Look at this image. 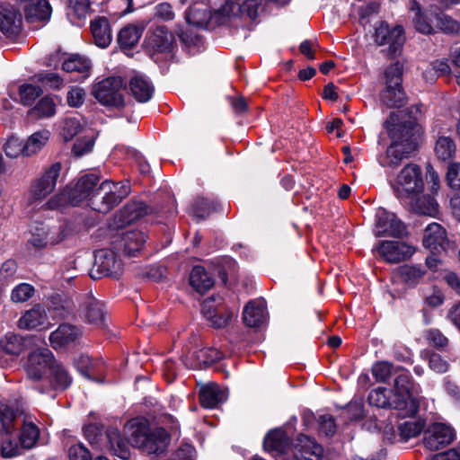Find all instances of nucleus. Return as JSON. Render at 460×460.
I'll return each mask as SVG.
<instances>
[{
	"label": "nucleus",
	"mask_w": 460,
	"mask_h": 460,
	"mask_svg": "<svg viewBox=\"0 0 460 460\" xmlns=\"http://www.w3.org/2000/svg\"><path fill=\"white\" fill-rule=\"evenodd\" d=\"M417 126L411 122L397 124L391 130L393 143L385 154L378 156V163L383 167L396 168L403 159L409 158L418 147Z\"/></svg>",
	"instance_id": "obj_1"
},
{
	"label": "nucleus",
	"mask_w": 460,
	"mask_h": 460,
	"mask_svg": "<svg viewBox=\"0 0 460 460\" xmlns=\"http://www.w3.org/2000/svg\"><path fill=\"white\" fill-rule=\"evenodd\" d=\"M420 385L413 381L409 371L401 368L390 391L394 400V409L402 416H413L420 406Z\"/></svg>",
	"instance_id": "obj_2"
},
{
	"label": "nucleus",
	"mask_w": 460,
	"mask_h": 460,
	"mask_svg": "<svg viewBox=\"0 0 460 460\" xmlns=\"http://www.w3.org/2000/svg\"><path fill=\"white\" fill-rule=\"evenodd\" d=\"M391 186L401 203L410 201V199L420 194L424 189L420 167L415 164H406L399 172Z\"/></svg>",
	"instance_id": "obj_3"
},
{
	"label": "nucleus",
	"mask_w": 460,
	"mask_h": 460,
	"mask_svg": "<svg viewBox=\"0 0 460 460\" xmlns=\"http://www.w3.org/2000/svg\"><path fill=\"white\" fill-rule=\"evenodd\" d=\"M123 90L122 78L113 76L96 84L93 88V94L102 105L120 109L124 106Z\"/></svg>",
	"instance_id": "obj_4"
},
{
	"label": "nucleus",
	"mask_w": 460,
	"mask_h": 460,
	"mask_svg": "<svg viewBox=\"0 0 460 460\" xmlns=\"http://www.w3.org/2000/svg\"><path fill=\"white\" fill-rule=\"evenodd\" d=\"M127 191L125 189L124 191L118 192L117 183L105 181L97 187L90 199V206L93 209L106 214L127 197Z\"/></svg>",
	"instance_id": "obj_5"
},
{
	"label": "nucleus",
	"mask_w": 460,
	"mask_h": 460,
	"mask_svg": "<svg viewBox=\"0 0 460 460\" xmlns=\"http://www.w3.org/2000/svg\"><path fill=\"white\" fill-rule=\"evenodd\" d=\"M402 67L399 62L390 66L385 72V90L382 93V101L388 107H400L404 103V93L401 86Z\"/></svg>",
	"instance_id": "obj_6"
},
{
	"label": "nucleus",
	"mask_w": 460,
	"mask_h": 460,
	"mask_svg": "<svg viewBox=\"0 0 460 460\" xmlns=\"http://www.w3.org/2000/svg\"><path fill=\"white\" fill-rule=\"evenodd\" d=\"M123 270L121 260L111 249H101L95 252L94 264L90 276L93 279L104 277L118 278Z\"/></svg>",
	"instance_id": "obj_7"
},
{
	"label": "nucleus",
	"mask_w": 460,
	"mask_h": 460,
	"mask_svg": "<svg viewBox=\"0 0 460 460\" xmlns=\"http://www.w3.org/2000/svg\"><path fill=\"white\" fill-rule=\"evenodd\" d=\"M56 361L52 352L47 348L33 350L30 353L25 365L28 378L39 384L44 383L46 372H50Z\"/></svg>",
	"instance_id": "obj_8"
},
{
	"label": "nucleus",
	"mask_w": 460,
	"mask_h": 460,
	"mask_svg": "<svg viewBox=\"0 0 460 460\" xmlns=\"http://www.w3.org/2000/svg\"><path fill=\"white\" fill-rule=\"evenodd\" d=\"M375 41L379 46H387V55L396 56L402 49L405 37L402 26L390 27L386 22H381L375 30Z\"/></svg>",
	"instance_id": "obj_9"
},
{
	"label": "nucleus",
	"mask_w": 460,
	"mask_h": 460,
	"mask_svg": "<svg viewBox=\"0 0 460 460\" xmlns=\"http://www.w3.org/2000/svg\"><path fill=\"white\" fill-rule=\"evenodd\" d=\"M60 170V164H54L45 171L40 178L31 184L28 198L30 205H32L36 201L44 199L54 190Z\"/></svg>",
	"instance_id": "obj_10"
},
{
	"label": "nucleus",
	"mask_w": 460,
	"mask_h": 460,
	"mask_svg": "<svg viewBox=\"0 0 460 460\" xmlns=\"http://www.w3.org/2000/svg\"><path fill=\"white\" fill-rule=\"evenodd\" d=\"M0 31L9 39H16L22 31V17L9 3H0Z\"/></svg>",
	"instance_id": "obj_11"
},
{
	"label": "nucleus",
	"mask_w": 460,
	"mask_h": 460,
	"mask_svg": "<svg viewBox=\"0 0 460 460\" xmlns=\"http://www.w3.org/2000/svg\"><path fill=\"white\" fill-rule=\"evenodd\" d=\"M146 234L140 230L131 229L118 234L111 242L112 248L127 255L135 256L146 242Z\"/></svg>",
	"instance_id": "obj_12"
},
{
	"label": "nucleus",
	"mask_w": 460,
	"mask_h": 460,
	"mask_svg": "<svg viewBox=\"0 0 460 460\" xmlns=\"http://www.w3.org/2000/svg\"><path fill=\"white\" fill-rule=\"evenodd\" d=\"M376 251L380 257L390 263H398L409 259L415 249L401 241H383L379 243Z\"/></svg>",
	"instance_id": "obj_13"
},
{
	"label": "nucleus",
	"mask_w": 460,
	"mask_h": 460,
	"mask_svg": "<svg viewBox=\"0 0 460 460\" xmlns=\"http://www.w3.org/2000/svg\"><path fill=\"white\" fill-rule=\"evenodd\" d=\"M455 438L454 430L443 424L435 423L425 432L423 444L431 451H437L449 445Z\"/></svg>",
	"instance_id": "obj_14"
},
{
	"label": "nucleus",
	"mask_w": 460,
	"mask_h": 460,
	"mask_svg": "<svg viewBox=\"0 0 460 460\" xmlns=\"http://www.w3.org/2000/svg\"><path fill=\"white\" fill-rule=\"evenodd\" d=\"M220 9L215 10L213 13L202 5H193L188 9L185 14L186 22L195 27L205 28L210 23L220 24L225 22L226 16L224 13H218Z\"/></svg>",
	"instance_id": "obj_15"
},
{
	"label": "nucleus",
	"mask_w": 460,
	"mask_h": 460,
	"mask_svg": "<svg viewBox=\"0 0 460 460\" xmlns=\"http://www.w3.org/2000/svg\"><path fill=\"white\" fill-rule=\"evenodd\" d=\"M405 232L403 223L394 213L379 210L376 213V235L400 237Z\"/></svg>",
	"instance_id": "obj_16"
},
{
	"label": "nucleus",
	"mask_w": 460,
	"mask_h": 460,
	"mask_svg": "<svg viewBox=\"0 0 460 460\" xmlns=\"http://www.w3.org/2000/svg\"><path fill=\"white\" fill-rule=\"evenodd\" d=\"M291 452L297 460H319L323 449L314 438L300 434L296 438Z\"/></svg>",
	"instance_id": "obj_17"
},
{
	"label": "nucleus",
	"mask_w": 460,
	"mask_h": 460,
	"mask_svg": "<svg viewBox=\"0 0 460 460\" xmlns=\"http://www.w3.org/2000/svg\"><path fill=\"white\" fill-rule=\"evenodd\" d=\"M29 22H47L49 20L52 8L49 0H17Z\"/></svg>",
	"instance_id": "obj_18"
},
{
	"label": "nucleus",
	"mask_w": 460,
	"mask_h": 460,
	"mask_svg": "<svg viewBox=\"0 0 460 460\" xmlns=\"http://www.w3.org/2000/svg\"><path fill=\"white\" fill-rule=\"evenodd\" d=\"M48 383L49 385L44 384H38L35 388L41 394H46L49 390H66L70 386L72 383V377L70 376L67 370L58 361L52 366L49 372V376L44 380V383Z\"/></svg>",
	"instance_id": "obj_19"
},
{
	"label": "nucleus",
	"mask_w": 460,
	"mask_h": 460,
	"mask_svg": "<svg viewBox=\"0 0 460 460\" xmlns=\"http://www.w3.org/2000/svg\"><path fill=\"white\" fill-rule=\"evenodd\" d=\"M174 37L164 26H158L149 30L145 43L147 49L155 52L170 51Z\"/></svg>",
	"instance_id": "obj_20"
},
{
	"label": "nucleus",
	"mask_w": 460,
	"mask_h": 460,
	"mask_svg": "<svg viewBox=\"0 0 460 460\" xmlns=\"http://www.w3.org/2000/svg\"><path fill=\"white\" fill-rule=\"evenodd\" d=\"M77 370L86 378L96 382L103 381L105 363L99 358H92L87 355H81L75 360Z\"/></svg>",
	"instance_id": "obj_21"
},
{
	"label": "nucleus",
	"mask_w": 460,
	"mask_h": 460,
	"mask_svg": "<svg viewBox=\"0 0 460 460\" xmlns=\"http://www.w3.org/2000/svg\"><path fill=\"white\" fill-rule=\"evenodd\" d=\"M48 320L45 307L37 304L22 314L18 321V327L23 330L48 328L49 325Z\"/></svg>",
	"instance_id": "obj_22"
},
{
	"label": "nucleus",
	"mask_w": 460,
	"mask_h": 460,
	"mask_svg": "<svg viewBox=\"0 0 460 460\" xmlns=\"http://www.w3.org/2000/svg\"><path fill=\"white\" fill-rule=\"evenodd\" d=\"M423 244L431 251H446L450 247L446 230L437 223L429 224L423 236Z\"/></svg>",
	"instance_id": "obj_23"
},
{
	"label": "nucleus",
	"mask_w": 460,
	"mask_h": 460,
	"mask_svg": "<svg viewBox=\"0 0 460 460\" xmlns=\"http://www.w3.org/2000/svg\"><path fill=\"white\" fill-rule=\"evenodd\" d=\"M81 315L91 324L102 326L105 320L104 305L92 296H86L80 306Z\"/></svg>",
	"instance_id": "obj_24"
},
{
	"label": "nucleus",
	"mask_w": 460,
	"mask_h": 460,
	"mask_svg": "<svg viewBox=\"0 0 460 460\" xmlns=\"http://www.w3.org/2000/svg\"><path fill=\"white\" fill-rule=\"evenodd\" d=\"M63 234L58 229H50L46 226L36 227L31 232L28 243L35 249H44L49 245H55L63 240Z\"/></svg>",
	"instance_id": "obj_25"
},
{
	"label": "nucleus",
	"mask_w": 460,
	"mask_h": 460,
	"mask_svg": "<svg viewBox=\"0 0 460 460\" xmlns=\"http://www.w3.org/2000/svg\"><path fill=\"white\" fill-rule=\"evenodd\" d=\"M147 439L144 442L141 450L148 455H159L168 446L170 435L164 428L150 429Z\"/></svg>",
	"instance_id": "obj_26"
},
{
	"label": "nucleus",
	"mask_w": 460,
	"mask_h": 460,
	"mask_svg": "<svg viewBox=\"0 0 460 460\" xmlns=\"http://www.w3.org/2000/svg\"><path fill=\"white\" fill-rule=\"evenodd\" d=\"M81 333L77 327L68 323L60 324L57 330L49 335V342L53 349H57L76 341Z\"/></svg>",
	"instance_id": "obj_27"
},
{
	"label": "nucleus",
	"mask_w": 460,
	"mask_h": 460,
	"mask_svg": "<svg viewBox=\"0 0 460 460\" xmlns=\"http://www.w3.org/2000/svg\"><path fill=\"white\" fill-rule=\"evenodd\" d=\"M266 305L261 299L252 300L243 308V320L248 327H260L266 320Z\"/></svg>",
	"instance_id": "obj_28"
},
{
	"label": "nucleus",
	"mask_w": 460,
	"mask_h": 460,
	"mask_svg": "<svg viewBox=\"0 0 460 460\" xmlns=\"http://www.w3.org/2000/svg\"><path fill=\"white\" fill-rule=\"evenodd\" d=\"M402 204L419 215L435 217L438 212V204L436 199L429 195H417L410 199V201H402Z\"/></svg>",
	"instance_id": "obj_29"
},
{
	"label": "nucleus",
	"mask_w": 460,
	"mask_h": 460,
	"mask_svg": "<svg viewBox=\"0 0 460 460\" xmlns=\"http://www.w3.org/2000/svg\"><path fill=\"white\" fill-rule=\"evenodd\" d=\"M261 0H243L242 3L226 4L218 13H224V16L237 15L239 13H246L251 19L256 18L261 7Z\"/></svg>",
	"instance_id": "obj_30"
},
{
	"label": "nucleus",
	"mask_w": 460,
	"mask_h": 460,
	"mask_svg": "<svg viewBox=\"0 0 460 460\" xmlns=\"http://www.w3.org/2000/svg\"><path fill=\"white\" fill-rule=\"evenodd\" d=\"M129 90L134 98L139 102H148L154 93L152 83L142 75H136L130 79Z\"/></svg>",
	"instance_id": "obj_31"
},
{
	"label": "nucleus",
	"mask_w": 460,
	"mask_h": 460,
	"mask_svg": "<svg viewBox=\"0 0 460 460\" xmlns=\"http://www.w3.org/2000/svg\"><path fill=\"white\" fill-rule=\"evenodd\" d=\"M91 31L95 44L100 48H107L112 40L110 22L105 17H97L91 22Z\"/></svg>",
	"instance_id": "obj_32"
},
{
	"label": "nucleus",
	"mask_w": 460,
	"mask_h": 460,
	"mask_svg": "<svg viewBox=\"0 0 460 460\" xmlns=\"http://www.w3.org/2000/svg\"><path fill=\"white\" fill-rule=\"evenodd\" d=\"M264 448L268 451L285 454L292 447H289L288 438L282 429L270 431L263 441Z\"/></svg>",
	"instance_id": "obj_33"
},
{
	"label": "nucleus",
	"mask_w": 460,
	"mask_h": 460,
	"mask_svg": "<svg viewBox=\"0 0 460 460\" xmlns=\"http://www.w3.org/2000/svg\"><path fill=\"white\" fill-rule=\"evenodd\" d=\"M125 430L128 442L141 449L144 442L147 439L146 436L150 429L146 421L133 420L125 427Z\"/></svg>",
	"instance_id": "obj_34"
},
{
	"label": "nucleus",
	"mask_w": 460,
	"mask_h": 460,
	"mask_svg": "<svg viewBox=\"0 0 460 460\" xmlns=\"http://www.w3.org/2000/svg\"><path fill=\"white\" fill-rule=\"evenodd\" d=\"M226 400V393L216 384H208L199 391V402L204 408H215Z\"/></svg>",
	"instance_id": "obj_35"
},
{
	"label": "nucleus",
	"mask_w": 460,
	"mask_h": 460,
	"mask_svg": "<svg viewBox=\"0 0 460 460\" xmlns=\"http://www.w3.org/2000/svg\"><path fill=\"white\" fill-rule=\"evenodd\" d=\"M409 9L414 13L412 17V23L419 32L426 35L433 34L436 32V30L431 23L430 18L425 12L421 10L418 2L412 0Z\"/></svg>",
	"instance_id": "obj_36"
},
{
	"label": "nucleus",
	"mask_w": 460,
	"mask_h": 460,
	"mask_svg": "<svg viewBox=\"0 0 460 460\" xmlns=\"http://www.w3.org/2000/svg\"><path fill=\"white\" fill-rule=\"evenodd\" d=\"M427 271L421 265H402L398 268L397 275L408 287L417 286L425 277Z\"/></svg>",
	"instance_id": "obj_37"
},
{
	"label": "nucleus",
	"mask_w": 460,
	"mask_h": 460,
	"mask_svg": "<svg viewBox=\"0 0 460 460\" xmlns=\"http://www.w3.org/2000/svg\"><path fill=\"white\" fill-rule=\"evenodd\" d=\"M143 31V27L135 24H128L123 27L119 31L117 39L119 47L123 49L134 48L137 44Z\"/></svg>",
	"instance_id": "obj_38"
},
{
	"label": "nucleus",
	"mask_w": 460,
	"mask_h": 460,
	"mask_svg": "<svg viewBox=\"0 0 460 460\" xmlns=\"http://www.w3.org/2000/svg\"><path fill=\"white\" fill-rule=\"evenodd\" d=\"M106 438L109 442L110 449L116 456L123 460L128 459L130 456L129 447L117 429H109L106 432Z\"/></svg>",
	"instance_id": "obj_39"
},
{
	"label": "nucleus",
	"mask_w": 460,
	"mask_h": 460,
	"mask_svg": "<svg viewBox=\"0 0 460 460\" xmlns=\"http://www.w3.org/2000/svg\"><path fill=\"white\" fill-rule=\"evenodd\" d=\"M190 284L197 292L202 294L213 287L214 280L202 266H195L190 272Z\"/></svg>",
	"instance_id": "obj_40"
},
{
	"label": "nucleus",
	"mask_w": 460,
	"mask_h": 460,
	"mask_svg": "<svg viewBox=\"0 0 460 460\" xmlns=\"http://www.w3.org/2000/svg\"><path fill=\"white\" fill-rule=\"evenodd\" d=\"M92 63L90 59L78 54L72 55L62 64L64 71L68 73L77 72L79 74H83V77H87L89 75Z\"/></svg>",
	"instance_id": "obj_41"
},
{
	"label": "nucleus",
	"mask_w": 460,
	"mask_h": 460,
	"mask_svg": "<svg viewBox=\"0 0 460 460\" xmlns=\"http://www.w3.org/2000/svg\"><path fill=\"white\" fill-rule=\"evenodd\" d=\"M152 208L141 201L128 203L121 211L120 216L125 223H131L149 213Z\"/></svg>",
	"instance_id": "obj_42"
},
{
	"label": "nucleus",
	"mask_w": 460,
	"mask_h": 460,
	"mask_svg": "<svg viewBox=\"0 0 460 460\" xmlns=\"http://www.w3.org/2000/svg\"><path fill=\"white\" fill-rule=\"evenodd\" d=\"M56 112V104L50 96L42 97L38 103L29 111V115L35 119L49 118Z\"/></svg>",
	"instance_id": "obj_43"
},
{
	"label": "nucleus",
	"mask_w": 460,
	"mask_h": 460,
	"mask_svg": "<svg viewBox=\"0 0 460 460\" xmlns=\"http://www.w3.org/2000/svg\"><path fill=\"white\" fill-rule=\"evenodd\" d=\"M23 425L20 435V443L23 448H32L40 437V430L38 427L31 421L22 420Z\"/></svg>",
	"instance_id": "obj_44"
},
{
	"label": "nucleus",
	"mask_w": 460,
	"mask_h": 460,
	"mask_svg": "<svg viewBox=\"0 0 460 460\" xmlns=\"http://www.w3.org/2000/svg\"><path fill=\"white\" fill-rule=\"evenodd\" d=\"M25 347L24 339L14 333H8L0 341V349L10 355L21 354Z\"/></svg>",
	"instance_id": "obj_45"
},
{
	"label": "nucleus",
	"mask_w": 460,
	"mask_h": 460,
	"mask_svg": "<svg viewBox=\"0 0 460 460\" xmlns=\"http://www.w3.org/2000/svg\"><path fill=\"white\" fill-rule=\"evenodd\" d=\"M49 137L48 130L38 131L32 134L24 143L25 156L38 153L47 143Z\"/></svg>",
	"instance_id": "obj_46"
},
{
	"label": "nucleus",
	"mask_w": 460,
	"mask_h": 460,
	"mask_svg": "<svg viewBox=\"0 0 460 460\" xmlns=\"http://www.w3.org/2000/svg\"><path fill=\"white\" fill-rule=\"evenodd\" d=\"M400 370L401 367H394L393 364L386 361H382L373 366L372 374L376 381L386 383L392 376H396Z\"/></svg>",
	"instance_id": "obj_47"
},
{
	"label": "nucleus",
	"mask_w": 460,
	"mask_h": 460,
	"mask_svg": "<svg viewBox=\"0 0 460 460\" xmlns=\"http://www.w3.org/2000/svg\"><path fill=\"white\" fill-rule=\"evenodd\" d=\"M387 392L388 390L384 387H379L372 390L368 394L369 403L378 408L394 409V397L392 394L388 396Z\"/></svg>",
	"instance_id": "obj_48"
},
{
	"label": "nucleus",
	"mask_w": 460,
	"mask_h": 460,
	"mask_svg": "<svg viewBox=\"0 0 460 460\" xmlns=\"http://www.w3.org/2000/svg\"><path fill=\"white\" fill-rule=\"evenodd\" d=\"M90 11V3L88 0H70L67 15L73 22H78L84 19Z\"/></svg>",
	"instance_id": "obj_49"
},
{
	"label": "nucleus",
	"mask_w": 460,
	"mask_h": 460,
	"mask_svg": "<svg viewBox=\"0 0 460 460\" xmlns=\"http://www.w3.org/2000/svg\"><path fill=\"white\" fill-rule=\"evenodd\" d=\"M435 153L438 159L449 160L456 153V145L450 137H440L436 143Z\"/></svg>",
	"instance_id": "obj_50"
},
{
	"label": "nucleus",
	"mask_w": 460,
	"mask_h": 460,
	"mask_svg": "<svg viewBox=\"0 0 460 460\" xmlns=\"http://www.w3.org/2000/svg\"><path fill=\"white\" fill-rule=\"evenodd\" d=\"M217 203L214 200L199 198L192 207V215L197 218L204 219L211 213L217 211Z\"/></svg>",
	"instance_id": "obj_51"
},
{
	"label": "nucleus",
	"mask_w": 460,
	"mask_h": 460,
	"mask_svg": "<svg viewBox=\"0 0 460 460\" xmlns=\"http://www.w3.org/2000/svg\"><path fill=\"white\" fill-rule=\"evenodd\" d=\"M437 20V27L444 33L453 34L460 32V22L445 13H434Z\"/></svg>",
	"instance_id": "obj_52"
},
{
	"label": "nucleus",
	"mask_w": 460,
	"mask_h": 460,
	"mask_svg": "<svg viewBox=\"0 0 460 460\" xmlns=\"http://www.w3.org/2000/svg\"><path fill=\"white\" fill-rule=\"evenodd\" d=\"M42 93L40 86L32 84H24L19 87V95L23 105L31 104Z\"/></svg>",
	"instance_id": "obj_53"
},
{
	"label": "nucleus",
	"mask_w": 460,
	"mask_h": 460,
	"mask_svg": "<svg viewBox=\"0 0 460 460\" xmlns=\"http://www.w3.org/2000/svg\"><path fill=\"white\" fill-rule=\"evenodd\" d=\"M421 357L428 360L429 368L436 373L443 374L449 368V364L439 354L425 350L421 352Z\"/></svg>",
	"instance_id": "obj_54"
},
{
	"label": "nucleus",
	"mask_w": 460,
	"mask_h": 460,
	"mask_svg": "<svg viewBox=\"0 0 460 460\" xmlns=\"http://www.w3.org/2000/svg\"><path fill=\"white\" fill-rule=\"evenodd\" d=\"M35 288L29 283H21L13 288L11 299L14 303H24L33 296Z\"/></svg>",
	"instance_id": "obj_55"
},
{
	"label": "nucleus",
	"mask_w": 460,
	"mask_h": 460,
	"mask_svg": "<svg viewBox=\"0 0 460 460\" xmlns=\"http://www.w3.org/2000/svg\"><path fill=\"white\" fill-rule=\"evenodd\" d=\"M100 178L95 173H89L82 176L75 183L78 188L82 189L83 192L87 196L88 199L93 197L96 190V186Z\"/></svg>",
	"instance_id": "obj_56"
},
{
	"label": "nucleus",
	"mask_w": 460,
	"mask_h": 460,
	"mask_svg": "<svg viewBox=\"0 0 460 460\" xmlns=\"http://www.w3.org/2000/svg\"><path fill=\"white\" fill-rule=\"evenodd\" d=\"M423 429V425L416 420H406L398 426L400 436L404 439L417 437Z\"/></svg>",
	"instance_id": "obj_57"
},
{
	"label": "nucleus",
	"mask_w": 460,
	"mask_h": 460,
	"mask_svg": "<svg viewBox=\"0 0 460 460\" xmlns=\"http://www.w3.org/2000/svg\"><path fill=\"white\" fill-rule=\"evenodd\" d=\"M83 128L80 120L77 118H66L63 121L61 135L65 141L71 140Z\"/></svg>",
	"instance_id": "obj_58"
},
{
	"label": "nucleus",
	"mask_w": 460,
	"mask_h": 460,
	"mask_svg": "<svg viewBox=\"0 0 460 460\" xmlns=\"http://www.w3.org/2000/svg\"><path fill=\"white\" fill-rule=\"evenodd\" d=\"M3 148L5 155L11 158H16L20 155H25L24 143L13 136L6 140Z\"/></svg>",
	"instance_id": "obj_59"
},
{
	"label": "nucleus",
	"mask_w": 460,
	"mask_h": 460,
	"mask_svg": "<svg viewBox=\"0 0 460 460\" xmlns=\"http://www.w3.org/2000/svg\"><path fill=\"white\" fill-rule=\"evenodd\" d=\"M221 302L220 296H211L203 301L201 312L207 320L217 317L218 306Z\"/></svg>",
	"instance_id": "obj_60"
},
{
	"label": "nucleus",
	"mask_w": 460,
	"mask_h": 460,
	"mask_svg": "<svg viewBox=\"0 0 460 460\" xmlns=\"http://www.w3.org/2000/svg\"><path fill=\"white\" fill-rule=\"evenodd\" d=\"M63 199L73 206H77L85 199L87 196L83 192L82 189L75 184L73 187H67L62 192Z\"/></svg>",
	"instance_id": "obj_61"
},
{
	"label": "nucleus",
	"mask_w": 460,
	"mask_h": 460,
	"mask_svg": "<svg viewBox=\"0 0 460 460\" xmlns=\"http://www.w3.org/2000/svg\"><path fill=\"white\" fill-rule=\"evenodd\" d=\"M423 299L426 305L436 308L443 304L444 295L439 288L433 286L423 294Z\"/></svg>",
	"instance_id": "obj_62"
},
{
	"label": "nucleus",
	"mask_w": 460,
	"mask_h": 460,
	"mask_svg": "<svg viewBox=\"0 0 460 460\" xmlns=\"http://www.w3.org/2000/svg\"><path fill=\"white\" fill-rule=\"evenodd\" d=\"M447 179L452 189L460 190V164L452 163L448 165Z\"/></svg>",
	"instance_id": "obj_63"
},
{
	"label": "nucleus",
	"mask_w": 460,
	"mask_h": 460,
	"mask_svg": "<svg viewBox=\"0 0 460 460\" xmlns=\"http://www.w3.org/2000/svg\"><path fill=\"white\" fill-rule=\"evenodd\" d=\"M69 460H92L89 450L82 444H75L68 449Z\"/></svg>",
	"instance_id": "obj_64"
}]
</instances>
